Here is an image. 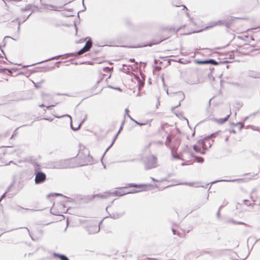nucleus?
<instances>
[{"mask_svg":"<svg viewBox=\"0 0 260 260\" xmlns=\"http://www.w3.org/2000/svg\"><path fill=\"white\" fill-rule=\"evenodd\" d=\"M180 144V141L178 138L175 137L174 136L170 135L167 136L165 145L170 148L171 150L172 156L174 158L180 159L181 160L184 159V156L182 153H179L176 154L175 153L179 146Z\"/></svg>","mask_w":260,"mask_h":260,"instance_id":"1","label":"nucleus"},{"mask_svg":"<svg viewBox=\"0 0 260 260\" xmlns=\"http://www.w3.org/2000/svg\"><path fill=\"white\" fill-rule=\"evenodd\" d=\"M128 193V192H124L121 190H116L113 192H106L102 194H96L93 196V197H99L102 199H106L110 197H114L115 196H121Z\"/></svg>","mask_w":260,"mask_h":260,"instance_id":"2","label":"nucleus"},{"mask_svg":"<svg viewBox=\"0 0 260 260\" xmlns=\"http://www.w3.org/2000/svg\"><path fill=\"white\" fill-rule=\"evenodd\" d=\"M146 169L148 170L156 167V157L151 155L147 156L144 160Z\"/></svg>","mask_w":260,"mask_h":260,"instance_id":"3","label":"nucleus"},{"mask_svg":"<svg viewBox=\"0 0 260 260\" xmlns=\"http://www.w3.org/2000/svg\"><path fill=\"white\" fill-rule=\"evenodd\" d=\"M99 222H96L86 228V230L90 234L97 233L100 231Z\"/></svg>","mask_w":260,"mask_h":260,"instance_id":"4","label":"nucleus"},{"mask_svg":"<svg viewBox=\"0 0 260 260\" xmlns=\"http://www.w3.org/2000/svg\"><path fill=\"white\" fill-rule=\"evenodd\" d=\"M35 181L36 184H40L44 182L46 179L45 173L42 172H38L36 174Z\"/></svg>","mask_w":260,"mask_h":260,"instance_id":"5","label":"nucleus"},{"mask_svg":"<svg viewBox=\"0 0 260 260\" xmlns=\"http://www.w3.org/2000/svg\"><path fill=\"white\" fill-rule=\"evenodd\" d=\"M69 167H70V166L69 165V161L68 160H62L56 162L54 165V168L59 169H66Z\"/></svg>","mask_w":260,"mask_h":260,"instance_id":"6","label":"nucleus"},{"mask_svg":"<svg viewBox=\"0 0 260 260\" xmlns=\"http://www.w3.org/2000/svg\"><path fill=\"white\" fill-rule=\"evenodd\" d=\"M211 136L205 137L204 140H201L202 147L203 149H207L211 146L212 144L209 142V139Z\"/></svg>","mask_w":260,"mask_h":260,"instance_id":"7","label":"nucleus"},{"mask_svg":"<svg viewBox=\"0 0 260 260\" xmlns=\"http://www.w3.org/2000/svg\"><path fill=\"white\" fill-rule=\"evenodd\" d=\"M202 144L201 142V140H199L197 144L193 146V149L197 152H200L201 153H204V152L202 151Z\"/></svg>","mask_w":260,"mask_h":260,"instance_id":"8","label":"nucleus"},{"mask_svg":"<svg viewBox=\"0 0 260 260\" xmlns=\"http://www.w3.org/2000/svg\"><path fill=\"white\" fill-rule=\"evenodd\" d=\"M231 114V112H230V113L224 118H220V119H214V121H215L216 122L218 123V124H223V123H224L225 121H226L229 117L230 116Z\"/></svg>","mask_w":260,"mask_h":260,"instance_id":"9","label":"nucleus"},{"mask_svg":"<svg viewBox=\"0 0 260 260\" xmlns=\"http://www.w3.org/2000/svg\"><path fill=\"white\" fill-rule=\"evenodd\" d=\"M124 214V212H122L120 213L119 212H115L112 213V214H110L111 217L114 218V219H118L120 217H121L122 216H123Z\"/></svg>","mask_w":260,"mask_h":260,"instance_id":"10","label":"nucleus"},{"mask_svg":"<svg viewBox=\"0 0 260 260\" xmlns=\"http://www.w3.org/2000/svg\"><path fill=\"white\" fill-rule=\"evenodd\" d=\"M46 8L50 10L58 11L59 8L60 9L61 7H58L57 6L52 5H47L46 6Z\"/></svg>","mask_w":260,"mask_h":260,"instance_id":"11","label":"nucleus"},{"mask_svg":"<svg viewBox=\"0 0 260 260\" xmlns=\"http://www.w3.org/2000/svg\"><path fill=\"white\" fill-rule=\"evenodd\" d=\"M180 153H182L184 156V159L183 160H186L187 158H189L190 157L193 156L192 154L188 151H184Z\"/></svg>","mask_w":260,"mask_h":260,"instance_id":"12","label":"nucleus"},{"mask_svg":"<svg viewBox=\"0 0 260 260\" xmlns=\"http://www.w3.org/2000/svg\"><path fill=\"white\" fill-rule=\"evenodd\" d=\"M54 256L59 258L60 260H69V258L64 255L54 253Z\"/></svg>","mask_w":260,"mask_h":260,"instance_id":"13","label":"nucleus"},{"mask_svg":"<svg viewBox=\"0 0 260 260\" xmlns=\"http://www.w3.org/2000/svg\"><path fill=\"white\" fill-rule=\"evenodd\" d=\"M224 181L227 182H238L239 183L243 182L244 181V179H236L233 180H224Z\"/></svg>","mask_w":260,"mask_h":260,"instance_id":"14","label":"nucleus"},{"mask_svg":"<svg viewBox=\"0 0 260 260\" xmlns=\"http://www.w3.org/2000/svg\"><path fill=\"white\" fill-rule=\"evenodd\" d=\"M91 46H92V42H91L90 40L88 41L86 43V44H85V46H84V47H85V48H86L87 50H88L90 49V48L91 47Z\"/></svg>","mask_w":260,"mask_h":260,"instance_id":"15","label":"nucleus"},{"mask_svg":"<svg viewBox=\"0 0 260 260\" xmlns=\"http://www.w3.org/2000/svg\"><path fill=\"white\" fill-rule=\"evenodd\" d=\"M207 64H211L213 65H217V62L213 59H210L207 60Z\"/></svg>","mask_w":260,"mask_h":260,"instance_id":"16","label":"nucleus"},{"mask_svg":"<svg viewBox=\"0 0 260 260\" xmlns=\"http://www.w3.org/2000/svg\"><path fill=\"white\" fill-rule=\"evenodd\" d=\"M88 50H87L85 47L84 46L83 48H82L81 49H80L77 53L78 54V55H81L82 54H83L84 53L88 51Z\"/></svg>","mask_w":260,"mask_h":260,"instance_id":"17","label":"nucleus"},{"mask_svg":"<svg viewBox=\"0 0 260 260\" xmlns=\"http://www.w3.org/2000/svg\"><path fill=\"white\" fill-rule=\"evenodd\" d=\"M249 75V76L254 78L258 77L257 74L253 71L250 72Z\"/></svg>","mask_w":260,"mask_h":260,"instance_id":"18","label":"nucleus"},{"mask_svg":"<svg viewBox=\"0 0 260 260\" xmlns=\"http://www.w3.org/2000/svg\"><path fill=\"white\" fill-rule=\"evenodd\" d=\"M177 95L178 96L179 99L182 101L184 99V94L182 92H179L177 93Z\"/></svg>","mask_w":260,"mask_h":260,"instance_id":"19","label":"nucleus"},{"mask_svg":"<svg viewBox=\"0 0 260 260\" xmlns=\"http://www.w3.org/2000/svg\"><path fill=\"white\" fill-rule=\"evenodd\" d=\"M117 136L118 135H117V134H116V136L114 137V138H113V140L111 145L106 149L104 154H105L106 153V152H107L108 150L110 148V147L113 145V144H114V142H115V141Z\"/></svg>","mask_w":260,"mask_h":260,"instance_id":"20","label":"nucleus"},{"mask_svg":"<svg viewBox=\"0 0 260 260\" xmlns=\"http://www.w3.org/2000/svg\"><path fill=\"white\" fill-rule=\"evenodd\" d=\"M62 55H58V56H54V57H52L51 58L46 59V60H45L44 61H41L39 63H42V62H45V61H49V60H53V59H58V58H59Z\"/></svg>","mask_w":260,"mask_h":260,"instance_id":"21","label":"nucleus"},{"mask_svg":"<svg viewBox=\"0 0 260 260\" xmlns=\"http://www.w3.org/2000/svg\"><path fill=\"white\" fill-rule=\"evenodd\" d=\"M147 185H143V184L138 185L137 184H134V183H131L129 184V187H141V186H147Z\"/></svg>","mask_w":260,"mask_h":260,"instance_id":"22","label":"nucleus"},{"mask_svg":"<svg viewBox=\"0 0 260 260\" xmlns=\"http://www.w3.org/2000/svg\"><path fill=\"white\" fill-rule=\"evenodd\" d=\"M57 104V103H56L54 104H52V105H48V106H45L43 104H42L41 105H40L39 107H46L47 108L49 109L51 107H54Z\"/></svg>","mask_w":260,"mask_h":260,"instance_id":"23","label":"nucleus"},{"mask_svg":"<svg viewBox=\"0 0 260 260\" xmlns=\"http://www.w3.org/2000/svg\"><path fill=\"white\" fill-rule=\"evenodd\" d=\"M66 116H68V117H70V119H71V124H70V125H71V128H72V129L74 130V131L78 129L79 128V126H78V128H74L73 127V126H72V118H71V116L70 115H66Z\"/></svg>","mask_w":260,"mask_h":260,"instance_id":"24","label":"nucleus"},{"mask_svg":"<svg viewBox=\"0 0 260 260\" xmlns=\"http://www.w3.org/2000/svg\"><path fill=\"white\" fill-rule=\"evenodd\" d=\"M195 62L198 64H207V60H196Z\"/></svg>","mask_w":260,"mask_h":260,"instance_id":"25","label":"nucleus"},{"mask_svg":"<svg viewBox=\"0 0 260 260\" xmlns=\"http://www.w3.org/2000/svg\"><path fill=\"white\" fill-rule=\"evenodd\" d=\"M150 121L151 120H146L143 123L139 122V123H138V125L140 126L146 125L148 123H150Z\"/></svg>","mask_w":260,"mask_h":260,"instance_id":"26","label":"nucleus"},{"mask_svg":"<svg viewBox=\"0 0 260 260\" xmlns=\"http://www.w3.org/2000/svg\"><path fill=\"white\" fill-rule=\"evenodd\" d=\"M124 122H125V120H123V121L122 122V123H121V126L120 127L119 130L118 132V133H117V135H118L120 133V131L122 129V127H123V125Z\"/></svg>","mask_w":260,"mask_h":260,"instance_id":"27","label":"nucleus"},{"mask_svg":"<svg viewBox=\"0 0 260 260\" xmlns=\"http://www.w3.org/2000/svg\"><path fill=\"white\" fill-rule=\"evenodd\" d=\"M236 126H239L240 129H241L243 126V123L241 122H238L235 124Z\"/></svg>","mask_w":260,"mask_h":260,"instance_id":"28","label":"nucleus"},{"mask_svg":"<svg viewBox=\"0 0 260 260\" xmlns=\"http://www.w3.org/2000/svg\"><path fill=\"white\" fill-rule=\"evenodd\" d=\"M196 158L197 159V161L199 162L202 163L204 161V159L202 157H197Z\"/></svg>","mask_w":260,"mask_h":260,"instance_id":"29","label":"nucleus"},{"mask_svg":"<svg viewBox=\"0 0 260 260\" xmlns=\"http://www.w3.org/2000/svg\"><path fill=\"white\" fill-rule=\"evenodd\" d=\"M30 5H27L24 8L22 9V11H27L29 9H30Z\"/></svg>","mask_w":260,"mask_h":260,"instance_id":"30","label":"nucleus"},{"mask_svg":"<svg viewBox=\"0 0 260 260\" xmlns=\"http://www.w3.org/2000/svg\"><path fill=\"white\" fill-rule=\"evenodd\" d=\"M128 115H129V110L128 109H125V114H124V118H125L126 116H128Z\"/></svg>","mask_w":260,"mask_h":260,"instance_id":"31","label":"nucleus"},{"mask_svg":"<svg viewBox=\"0 0 260 260\" xmlns=\"http://www.w3.org/2000/svg\"><path fill=\"white\" fill-rule=\"evenodd\" d=\"M48 96H49V95L47 94H43L42 95L43 99L44 101L46 100V99Z\"/></svg>","mask_w":260,"mask_h":260,"instance_id":"32","label":"nucleus"},{"mask_svg":"<svg viewBox=\"0 0 260 260\" xmlns=\"http://www.w3.org/2000/svg\"><path fill=\"white\" fill-rule=\"evenodd\" d=\"M223 24V23L222 22V21L219 20L218 21L216 22L213 25L214 26V25H220V24Z\"/></svg>","mask_w":260,"mask_h":260,"instance_id":"33","label":"nucleus"},{"mask_svg":"<svg viewBox=\"0 0 260 260\" xmlns=\"http://www.w3.org/2000/svg\"><path fill=\"white\" fill-rule=\"evenodd\" d=\"M222 208V206H220L219 208V210L218 211V212H217V216L219 217V215H220V212H219V210L221 209V208Z\"/></svg>","mask_w":260,"mask_h":260,"instance_id":"34","label":"nucleus"},{"mask_svg":"<svg viewBox=\"0 0 260 260\" xmlns=\"http://www.w3.org/2000/svg\"><path fill=\"white\" fill-rule=\"evenodd\" d=\"M5 194H6V192L5 193H4L2 197H1L0 198V202L1 201V200L3 199V198H4L5 196Z\"/></svg>","mask_w":260,"mask_h":260,"instance_id":"35","label":"nucleus"},{"mask_svg":"<svg viewBox=\"0 0 260 260\" xmlns=\"http://www.w3.org/2000/svg\"><path fill=\"white\" fill-rule=\"evenodd\" d=\"M56 95H67L68 94H62V93H56Z\"/></svg>","mask_w":260,"mask_h":260,"instance_id":"36","label":"nucleus"},{"mask_svg":"<svg viewBox=\"0 0 260 260\" xmlns=\"http://www.w3.org/2000/svg\"><path fill=\"white\" fill-rule=\"evenodd\" d=\"M127 117H129V119H130L132 121H135V119H133V118L131 116V115H128Z\"/></svg>","mask_w":260,"mask_h":260,"instance_id":"37","label":"nucleus"},{"mask_svg":"<svg viewBox=\"0 0 260 260\" xmlns=\"http://www.w3.org/2000/svg\"><path fill=\"white\" fill-rule=\"evenodd\" d=\"M134 160H135V159H132V160H122V161H121V162H127V161H133Z\"/></svg>","mask_w":260,"mask_h":260,"instance_id":"38","label":"nucleus"},{"mask_svg":"<svg viewBox=\"0 0 260 260\" xmlns=\"http://www.w3.org/2000/svg\"><path fill=\"white\" fill-rule=\"evenodd\" d=\"M230 133H233V134H235L236 133V131L234 129L230 130Z\"/></svg>","mask_w":260,"mask_h":260,"instance_id":"39","label":"nucleus"},{"mask_svg":"<svg viewBox=\"0 0 260 260\" xmlns=\"http://www.w3.org/2000/svg\"><path fill=\"white\" fill-rule=\"evenodd\" d=\"M247 200H243V202L245 204L247 205V206H249V205L247 204Z\"/></svg>","mask_w":260,"mask_h":260,"instance_id":"40","label":"nucleus"},{"mask_svg":"<svg viewBox=\"0 0 260 260\" xmlns=\"http://www.w3.org/2000/svg\"><path fill=\"white\" fill-rule=\"evenodd\" d=\"M180 102H179V105H177V106H175V107H173V108H172V110H173V109H175V108H176L177 107H178V106H180Z\"/></svg>","mask_w":260,"mask_h":260,"instance_id":"41","label":"nucleus"},{"mask_svg":"<svg viewBox=\"0 0 260 260\" xmlns=\"http://www.w3.org/2000/svg\"><path fill=\"white\" fill-rule=\"evenodd\" d=\"M151 179L155 182H158V180L155 179L154 178H151Z\"/></svg>","mask_w":260,"mask_h":260,"instance_id":"42","label":"nucleus"},{"mask_svg":"<svg viewBox=\"0 0 260 260\" xmlns=\"http://www.w3.org/2000/svg\"><path fill=\"white\" fill-rule=\"evenodd\" d=\"M232 56H234V55H232V54H230V58H231V59H233V58H234V57H232Z\"/></svg>","mask_w":260,"mask_h":260,"instance_id":"43","label":"nucleus"},{"mask_svg":"<svg viewBox=\"0 0 260 260\" xmlns=\"http://www.w3.org/2000/svg\"><path fill=\"white\" fill-rule=\"evenodd\" d=\"M56 118H60V117H62L63 116H54Z\"/></svg>","mask_w":260,"mask_h":260,"instance_id":"44","label":"nucleus"},{"mask_svg":"<svg viewBox=\"0 0 260 260\" xmlns=\"http://www.w3.org/2000/svg\"><path fill=\"white\" fill-rule=\"evenodd\" d=\"M228 140H229V137H226L225 138V142H227V141H228Z\"/></svg>","mask_w":260,"mask_h":260,"instance_id":"45","label":"nucleus"},{"mask_svg":"<svg viewBox=\"0 0 260 260\" xmlns=\"http://www.w3.org/2000/svg\"><path fill=\"white\" fill-rule=\"evenodd\" d=\"M51 213L52 214H54V215H58L57 213H53V212H52V210H51Z\"/></svg>","mask_w":260,"mask_h":260,"instance_id":"46","label":"nucleus"},{"mask_svg":"<svg viewBox=\"0 0 260 260\" xmlns=\"http://www.w3.org/2000/svg\"><path fill=\"white\" fill-rule=\"evenodd\" d=\"M20 21H19V22H18V29L20 28Z\"/></svg>","mask_w":260,"mask_h":260,"instance_id":"47","label":"nucleus"},{"mask_svg":"<svg viewBox=\"0 0 260 260\" xmlns=\"http://www.w3.org/2000/svg\"><path fill=\"white\" fill-rule=\"evenodd\" d=\"M172 231H173V234L175 235L176 234L175 231L174 229H172Z\"/></svg>","mask_w":260,"mask_h":260,"instance_id":"48","label":"nucleus"},{"mask_svg":"<svg viewBox=\"0 0 260 260\" xmlns=\"http://www.w3.org/2000/svg\"><path fill=\"white\" fill-rule=\"evenodd\" d=\"M135 123H136L137 125H138V123H139V122H138L137 121L135 120V121H133Z\"/></svg>","mask_w":260,"mask_h":260,"instance_id":"49","label":"nucleus"},{"mask_svg":"<svg viewBox=\"0 0 260 260\" xmlns=\"http://www.w3.org/2000/svg\"><path fill=\"white\" fill-rule=\"evenodd\" d=\"M238 224H244V223L242 222H239L237 223Z\"/></svg>","mask_w":260,"mask_h":260,"instance_id":"50","label":"nucleus"},{"mask_svg":"<svg viewBox=\"0 0 260 260\" xmlns=\"http://www.w3.org/2000/svg\"><path fill=\"white\" fill-rule=\"evenodd\" d=\"M55 194L56 196H61V194H59V193H55Z\"/></svg>","mask_w":260,"mask_h":260,"instance_id":"51","label":"nucleus"},{"mask_svg":"<svg viewBox=\"0 0 260 260\" xmlns=\"http://www.w3.org/2000/svg\"><path fill=\"white\" fill-rule=\"evenodd\" d=\"M131 61L133 62L134 61V59H130Z\"/></svg>","mask_w":260,"mask_h":260,"instance_id":"52","label":"nucleus"},{"mask_svg":"<svg viewBox=\"0 0 260 260\" xmlns=\"http://www.w3.org/2000/svg\"><path fill=\"white\" fill-rule=\"evenodd\" d=\"M158 143H159V144H161H161H162V142H158Z\"/></svg>","mask_w":260,"mask_h":260,"instance_id":"53","label":"nucleus"},{"mask_svg":"<svg viewBox=\"0 0 260 260\" xmlns=\"http://www.w3.org/2000/svg\"><path fill=\"white\" fill-rule=\"evenodd\" d=\"M115 89H117V90H120V88H116Z\"/></svg>","mask_w":260,"mask_h":260,"instance_id":"54","label":"nucleus"},{"mask_svg":"<svg viewBox=\"0 0 260 260\" xmlns=\"http://www.w3.org/2000/svg\"><path fill=\"white\" fill-rule=\"evenodd\" d=\"M186 15H187L188 17H189V14H188V13H186Z\"/></svg>","mask_w":260,"mask_h":260,"instance_id":"55","label":"nucleus"},{"mask_svg":"<svg viewBox=\"0 0 260 260\" xmlns=\"http://www.w3.org/2000/svg\"><path fill=\"white\" fill-rule=\"evenodd\" d=\"M183 7H184V9H186L187 10V8L185 6H184Z\"/></svg>","mask_w":260,"mask_h":260,"instance_id":"56","label":"nucleus"},{"mask_svg":"<svg viewBox=\"0 0 260 260\" xmlns=\"http://www.w3.org/2000/svg\"><path fill=\"white\" fill-rule=\"evenodd\" d=\"M185 184H188V183H185ZM189 185H191L192 183H189Z\"/></svg>","mask_w":260,"mask_h":260,"instance_id":"57","label":"nucleus"},{"mask_svg":"<svg viewBox=\"0 0 260 260\" xmlns=\"http://www.w3.org/2000/svg\"><path fill=\"white\" fill-rule=\"evenodd\" d=\"M46 119V120H50V121H51V120H52V119H51V120H50V119Z\"/></svg>","mask_w":260,"mask_h":260,"instance_id":"58","label":"nucleus"},{"mask_svg":"<svg viewBox=\"0 0 260 260\" xmlns=\"http://www.w3.org/2000/svg\"><path fill=\"white\" fill-rule=\"evenodd\" d=\"M185 165V163H182V166Z\"/></svg>","mask_w":260,"mask_h":260,"instance_id":"59","label":"nucleus"},{"mask_svg":"<svg viewBox=\"0 0 260 260\" xmlns=\"http://www.w3.org/2000/svg\"><path fill=\"white\" fill-rule=\"evenodd\" d=\"M218 181H214V182H213L212 183H214V182H218Z\"/></svg>","mask_w":260,"mask_h":260,"instance_id":"60","label":"nucleus"},{"mask_svg":"<svg viewBox=\"0 0 260 260\" xmlns=\"http://www.w3.org/2000/svg\"><path fill=\"white\" fill-rule=\"evenodd\" d=\"M26 229L27 231L28 232H29V230H28L27 228H26Z\"/></svg>","mask_w":260,"mask_h":260,"instance_id":"61","label":"nucleus"},{"mask_svg":"<svg viewBox=\"0 0 260 260\" xmlns=\"http://www.w3.org/2000/svg\"><path fill=\"white\" fill-rule=\"evenodd\" d=\"M30 15H28V16L27 17L26 19H27L29 17Z\"/></svg>","mask_w":260,"mask_h":260,"instance_id":"62","label":"nucleus"},{"mask_svg":"<svg viewBox=\"0 0 260 260\" xmlns=\"http://www.w3.org/2000/svg\"><path fill=\"white\" fill-rule=\"evenodd\" d=\"M210 101H211V100L209 101V104H210Z\"/></svg>","mask_w":260,"mask_h":260,"instance_id":"63","label":"nucleus"}]
</instances>
